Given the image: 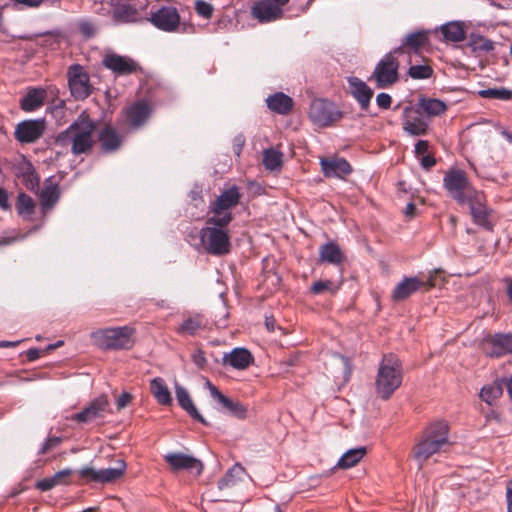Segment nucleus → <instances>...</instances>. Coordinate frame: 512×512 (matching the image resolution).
<instances>
[{"mask_svg":"<svg viewBox=\"0 0 512 512\" xmlns=\"http://www.w3.org/2000/svg\"><path fill=\"white\" fill-rule=\"evenodd\" d=\"M95 123L86 115H79L65 130L61 131L54 140L56 147L77 156L91 151L94 139Z\"/></svg>","mask_w":512,"mask_h":512,"instance_id":"obj_1","label":"nucleus"},{"mask_svg":"<svg viewBox=\"0 0 512 512\" xmlns=\"http://www.w3.org/2000/svg\"><path fill=\"white\" fill-rule=\"evenodd\" d=\"M232 218L227 214L222 217L208 216L205 226L200 229L199 238L205 251L214 256L230 252L231 243L228 226Z\"/></svg>","mask_w":512,"mask_h":512,"instance_id":"obj_2","label":"nucleus"},{"mask_svg":"<svg viewBox=\"0 0 512 512\" xmlns=\"http://www.w3.org/2000/svg\"><path fill=\"white\" fill-rule=\"evenodd\" d=\"M449 426L444 420L432 422L423 431V435L414 448V458L419 464V468L432 455L439 452L443 445L448 443Z\"/></svg>","mask_w":512,"mask_h":512,"instance_id":"obj_3","label":"nucleus"},{"mask_svg":"<svg viewBox=\"0 0 512 512\" xmlns=\"http://www.w3.org/2000/svg\"><path fill=\"white\" fill-rule=\"evenodd\" d=\"M402 368L398 358L393 354L385 355L378 367L375 382L377 395L387 400L401 386Z\"/></svg>","mask_w":512,"mask_h":512,"instance_id":"obj_4","label":"nucleus"},{"mask_svg":"<svg viewBox=\"0 0 512 512\" xmlns=\"http://www.w3.org/2000/svg\"><path fill=\"white\" fill-rule=\"evenodd\" d=\"M132 329L128 326L99 329L91 333L96 346L104 350L129 349L133 341Z\"/></svg>","mask_w":512,"mask_h":512,"instance_id":"obj_5","label":"nucleus"},{"mask_svg":"<svg viewBox=\"0 0 512 512\" xmlns=\"http://www.w3.org/2000/svg\"><path fill=\"white\" fill-rule=\"evenodd\" d=\"M443 187L448 195L459 204H466L477 193L471 186L466 173L461 169L451 168L445 172Z\"/></svg>","mask_w":512,"mask_h":512,"instance_id":"obj_6","label":"nucleus"},{"mask_svg":"<svg viewBox=\"0 0 512 512\" xmlns=\"http://www.w3.org/2000/svg\"><path fill=\"white\" fill-rule=\"evenodd\" d=\"M115 23H136L145 19L148 0H109Z\"/></svg>","mask_w":512,"mask_h":512,"instance_id":"obj_7","label":"nucleus"},{"mask_svg":"<svg viewBox=\"0 0 512 512\" xmlns=\"http://www.w3.org/2000/svg\"><path fill=\"white\" fill-rule=\"evenodd\" d=\"M393 50L386 53L376 64L369 80H374L378 89H386L399 81V61Z\"/></svg>","mask_w":512,"mask_h":512,"instance_id":"obj_8","label":"nucleus"},{"mask_svg":"<svg viewBox=\"0 0 512 512\" xmlns=\"http://www.w3.org/2000/svg\"><path fill=\"white\" fill-rule=\"evenodd\" d=\"M67 80L70 93L75 100L88 98L93 90L90 78L85 68L80 64H72L67 70Z\"/></svg>","mask_w":512,"mask_h":512,"instance_id":"obj_9","label":"nucleus"},{"mask_svg":"<svg viewBox=\"0 0 512 512\" xmlns=\"http://www.w3.org/2000/svg\"><path fill=\"white\" fill-rule=\"evenodd\" d=\"M241 196L239 187L236 185L224 189L214 201L210 202L208 206L209 216L217 218L228 214L233 219L231 209L240 203Z\"/></svg>","mask_w":512,"mask_h":512,"instance_id":"obj_10","label":"nucleus"},{"mask_svg":"<svg viewBox=\"0 0 512 512\" xmlns=\"http://www.w3.org/2000/svg\"><path fill=\"white\" fill-rule=\"evenodd\" d=\"M126 468V462L122 459H118L115 467L99 470L92 467H83L78 471V473L80 477L87 482L105 484L113 483L120 479L124 475Z\"/></svg>","mask_w":512,"mask_h":512,"instance_id":"obj_11","label":"nucleus"},{"mask_svg":"<svg viewBox=\"0 0 512 512\" xmlns=\"http://www.w3.org/2000/svg\"><path fill=\"white\" fill-rule=\"evenodd\" d=\"M309 116L316 125L326 127L341 119L342 112L333 102L316 99L310 105Z\"/></svg>","mask_w":512,"mask_h":512,"instance_id":"obj_12","label":"nucleus"},{"mask_svg":"<svg viewBox=\"0 0 512 512\" xmlns=\"http://www.w3.org/2000/svg\"><path fill=\"white\" fill-rule=\"evenodd\" d=\"M157 29L164 32H174L180 25V15L177 8L172 6H162L155 11H151L150 17L146 18Z\"/></svg>","mask_w":512,"mask_h":512,"instance_id":"obj_13","label":"nucleus"},{"mask_svg":"<svg viewBox=\"0 0 512 512\" xmlns=\"http://www.w3.org/2000/svg\"><path fill=\"white\" fill-rule=\"evenodd\" d=\"M45 128L44 118L24 120L17 124L14 136L20 143H34L42 137Z\"/></svg>","mask_w":512,"mask_h":512,"instance_id":"obj_14","label":"nucleus"},{"mask_svg":"<svg viewBox=\"0 0 512 512\" xmlns=\"http://www.w3.org/2000/svg\"><path fill=\"white\" fill-rule=\"evenodd\" d=\"M109 412V400L106 395H100L92 400L82 411L75 413L71 419L78 423H89L103 418Z\"/></svg>","mask_w":512,"mask_h":512,"instance_id":"obj_15","label":"nucleus"},{"mask_svg":"<svg viewBox=\"0 0 512 512\" xmlns=\"http://www.w3.org/2000/svg\"><path fill=\"white\" fill-rule=\"evenodd\" d=\"M164 460L173 471L186 470L199 476L204 470L201 460L184 453H168L164 455Z\"/></svg>","mask_w":512,"mask_h":512,"instance_id":"obj_16","label":"nucleus"},{"mask_svg":"<svg viewBox=\"0 0 512 512\" xmlns=\"http://www.w3.org/2000/svg\"><path fill=\"white\" fill-rule=\"evenodd\" d=\"M251 16L259 23H271L283 16V9L270 0H258L251 7Z\"/></svg>","mask_w":512,"mask_h":512,"instance_id":"obj_17","label":"nucleus"},{"mask_svg":"<svg viewBox=\"0 0 512 512\" xmlns=\"http://www.w3.org/2000/svg\"><path fill=\"white\" fill-rule=\"evenodd\" d=\"M466 204L469 205L473 222L488 231H492L493 224L489 219L491 210L482 203L481 195L477 192L469 198V201L466 202Z\"/></svg>","mask_w":512,"mask_h":512,"instance_id":"obj_18","label":"nucleus"},{"mask_svg":"<svg viewBox=\"0 0 512 512\" xmlns=\"http://www.w3.org/2000/svg\"><path fill=\"white\" fill-rule=\"evenodd\" d=\"M320 166L323 175L327 178L343 179L352 172L351 165L342 157L321 158Z\"/></svg>","mask_w":512,"mask_h":512,"instance_id":"obj_19","label":"nucleus"},{"mask_svg":"<svg viewBox=\"0 0 512 512\" xmlns=\"http://www.w3.org/2000/svg\"><path fill=\"white\" fill-rule=\"evenodd\" d=\"M485 352L490 357L512 354V334H495L485 340Z\"/></svg>","mask_w":512,"mask_h":512,"instance_id":"obj_20","label":"nucleus"},{"mask_svg":"<svg viewBox=\"0 0 512 512\" xmlns=\"http://www.w3.org/2000/svg\"><path fill=\"white\" fill-rule=\"evenodd\" d=\"M428 122L417 110L410 107L404 109L403 130L411 136H421L427 133Z\"/></svg>","mask_w":512,"mask_h":512,"instance_id":"obj_21","label":"nucleus"},{"mask_svg":"<svg viewBox=\"0 0 512 512\" xmlns=\"http://www.w3.org/2000/svg\"><path fill=\"white\" fill-rule=\"evenodd\" d=\"M102 64L118 75H128L137 70V63L130 57L121 56L115 53L107 54Z\"/></svg>","mask_w":512,"mask_h":512,"instance_id":"obj_22","label":"nucleus"},{"mask_svg":"<svg viewBox=\"0 0 512 512\" xmlns=\"http://www.w3.org/2000/svg\"><path fill=\"white\" fill-rule=\"evenodd\" d=\"M347 83L349 86V93L359 103L360 108L367 111L374 94L373 90L363 80L355 76L348 77Z\"/></svg>","mask_w":512,"mask_h":512,"instance_id":"obj_23","label":"nucleus"},{"mask_svg":"<svg viewBox=\"0 0 512 512\" xmlns=\"http://www.w3.org/2000/svg\"><path fill=\"white\" fill-rule=\"evenodd\" d=\"M423 286V282L420 280L418 276L404 277L401 282H399L392 291L391 297L393 301L400 302L417 291L421 290Z\"/></svg>","mask_w":512,"mask_h":512,"instance_id":"obj_24","label":"nucleus"},{"mask_svg":"<svg viewBox=\"0 0 512 512\" xmlns=\"http://www.w3.org/2000/svg\"><path fill=\"white\" fill-rule=\"evenodd\" d=\"M223 364L230 365L236 370H244L253 363L254 358L246 348H234L230 353H225L222 358Z\"/></svg>","mask_w":512,"mask_h":512,"instance_id":"obj_25","label":"nucleus"},{"mask_svg":"<svg viewBox=\"0 0 512 512\" xmlns=\"http://www.w3.org/2000/svg\"><path fill=\"white\" fill-rule=\"evenodd\" d=\"M175 395L176 399L178 401V404L180 407L185 410L191 418L194 420L204 424L208 425L205 418L199 413L197 408L195 407L187 389L183 387L182 385L175 383Z\"/></svg>","mask_w":512,"mask_h":512,"instance_id":"obj_26","label":"nucleus"},{"mask_svg":"<svg viewBox=\"0 0 512 512\" xmlns=\"http://www.w3.org/2000/svg\"><path fill=\"white\" fill-rule=\"evenodd\" d=\"M267 107L280 115L288 114L293 108V99L283 92L269 95L266 99Z\"/></svg>","mask_w":512,"mask_h":512,"instance_id":"obj_27","label":"nucleus"},{"mask_svg":"<svg viewBox=\"0 0 512 512\" xmlns=\"http://www.w3.org/2000/svg\"><path fill=\"white\" fill-rule=\"evenodd\" d=\"M440 31L446 41L458 43L466 38V23L464 21H451L441 25Z\"/></svg>","mask_w":512,"mask_h":512,"instance_id":"obj_28","label":"nucleus"},{"mask_svg":"<svg viewBox=\"0 0 512 512\" xmlns=\"http://www.w3.org/2000/svg\"><path fill=\"white\" fill-rule=\"evenodd\" d=\"M150 108L144 101H139L131 105L126 112L127 120L134 127L143 125L150 116Z\"/></svg>","mask_w":512,"mask_h":512,"instance_id":"obj_29","label":"nucleus"},{"mask_svg":"<svg viewBox=\"0 0 512 512\" xmlns=\"http://www.w3.org/2000/svg\"><path fill=\"white\" fill-rule=\"evenodd\" d=\"M46 91L43 88H30L20 100V108L25 112H32L40 108L45 100Z\"/></svg>","mask_w":512,"mask_h":512,"instance_id":"obj_30","label":"nucleus"},{"mask_svg":"<svg viewBox=\"0 0 512 512\" xmlns=\"http://www.w3.org/2000/svg\"><path fill=\"white\" fill-rule=\"evenodd\" d=\"M99 142L102 150L110 153L120 148L122 139L115 129L106 126L99 133Z\"/></svg>","mask_w":512,"mask_h":512,"instance_id":"obj_31","label":"nucleus"},{"mask_svg":"<svg viewBox=\"0 0 512 512\" xmlns=\"http://www.w3.org/2000/svg\"><path fill=\"white\" fill-rule=\"evenodd\" d=\"M319 260L333 265H339L343 261V253L340 246L330 241L320 246Z\"/></svg>","mask_w":512,"mask_h":512,"instance_id":"obj_32","label":"nucleus"},{"mask_svg":"<svg viewBox=\"0 0 512 512\" xmlns=\"http://www.w3.org/2000/svg\"><path fill=\"white\" fill-rule=\"evenodd\" d=\"M428 42V32L427 31H415L406 35V37L402 40V43L399 47L393 49L394 52L400 54L403 52L404 47H408L413 51H418Z\"/></svg>","mask_w":512,"mask_h":512,"instance_id":"obj_33","label":"nucleus"},{"mask_svg":"<svg viewBox=\"0 0 512 512\" xmlns=\"http://www.w3.org/2000/svg\"><path fill=\"white\" fill-rule=\"evenodd\" d=\"M150 390L157 402L161 405H170L172 403L171 393L161 377H156L150 382Z\"/></svg>","mask_w":512,"mask_h":512,"instance_id":"obj_34","label":"nucleus"},{"mask_svg":"<svg viewBox=\"0 0 512 512\" xmlns=\"http://www.w3.org/2000/svg\"><path fill=\"white\" fill-rule=\"evenodd\" d=\"M60 191L58 184L50 182L45 184L40 193L41 208L43 211L51 209L58 201Z\"/></svg>","mask_w":512,"mask_h":512,"instance_id":"obj_35","label":"nucleus"},{"mask_svg":"<svg viewBox=\"0 0 512 512\" xmlns=\"http://www.w3.org/2000/svg\"><path fill=\"white\" fill-rule=\"evenodd\" d=\"M244 474H245L244 467L241 464L236 463L218 481V488L220 490H224L226 488L235 486L241 480V478Z\"/></svg>","mask_w":512,"mask_h":512,"instance_id":"obj_36","label":"nucleus"},{"mask_svg":"<svg viewBox=\"0 0 512 512\" xmlns=\"http://www.w3.org/2000/svg\"><path fill=\"white\" fill-rule=\"evenodd\" d=\"M71 474H72L71 469H63L61 471H58L51 477H46V478L39 480L36 483V487H37V489H39L41 491H49L52 488H54L55 486H57L59 484H63L64 479L67 478L68 476H70Z\"/></svg>","mask_w":512,"mask_h":512,"instance_id":"obj_37","label":"nucleus"},{"mask_svg":"<svg viewBox=\"0 0 512 512\" xmlns=\"http://www.w3.org/2000/svg\"><path fill=\"white\" fill-rule=\"evenodd\" d=\"M365 453V447L350 449L341 456L338 460L337 466L344 469L351 468L364 457Z\"/></svg>","mask_w":512,"mask_h":512,"instance_id":"obj_38","label":"nucleus"},{"mask_svg":"<svg viewBox=\"0 0 512 512\" xmlns=\"http://www.w3.org/2000/svg\"><path fill=\"white\" fill-rule=\"evenodd\" d=\"M283 164L282 152L269 148L263 151V165L267 170H279Z\"/></svg>","mask_w":512,"mask_h":512,"instance_id":"obj_39","label":"nucleus"},{"mask_svg":"<svg viewBox=\"0 0 512 512\" xmlns=\"http://www.w3.org/2000/svg\"><path fill=\"white\" fill-rule=\"evenodd\" d=\"M420 107L429 116H439L447 109L446 104L442 100L436 98H422L420 101Z\"/></svg>","mask_w":512,"mask_h":512,"instance_id":"obj_40","label":"nucleus"},{"mask_svg":"<svg viewBox=\"0 0 512 512\" xmlns=\"http://www.w3.org/2000/svg\"><path fill=\"white\" fill-rule=\"evenodd\" d=\"M468 45L473 52L488 53L494 49V42L492 40L476 33L470 34Z\"/></svg>","mask_w":512,"mask_h":512,"instance_id":"obj_41","label":"nucleus"},{"mask_svg":"<svg viewBox=\"0 0 512 512\" xmlns=\"http://www.w3.org/2000/svg\"><path fill=\"white\" fill-rule=\"evenodd\" d=\"M216 401L219 402L231 415L238 418H244L246 416L247 408L240 402H234L224 394H221Z\"/></svg>","mask_w":512,"mask_h":512,"instance_id":"obj_42","label":"nucleus"},{"mask_svg":"<svg viewBox=\"0 0 512 512\" xmlns=\"http://www.w3.org/2000/svg\"><path fill=\"white\" fill-rule=\"evenodd\" d=\"M478 95L485 99L509 101L512 99V90L505 87L487 88L478 91Z\"/></svg>","mask_w":512,"mask_h":512,"instance_id":"obj_43","label":"nucleus"},{"mask_svg":"<svg viewBox=\"0 0 512 512\" xmlns=\"http://www.w3.org/2000/svg\"><path fill=\"white\" fill-rule=\"evenodd\" d=\"M204 327L203 319L199 314L188 317L183 321L177 332L179 334L194 335L198 330Z\"/></svg>","mask_w":512,"mask_h":512,"instance_id":"obj_44","label":"nucleus"},{"mask_svg":"<svg viewBox=\"0 0 512 512\" xmlns=\"http://www.w3.org/2000/svg\"><path fill=\"white\" fill-rule=\"evenodd\" d=\"M16 209L20 216L28 218L34 212L35 202L26 193H20L17 197Z\"/></svg>","mask_w":512,"mask_h":512,"instance_id":"obj_45","label":"nucleus"},{"mask_svg":"<svg viewBox=\"0 0 512 512\" xmlns=\"http://www.w3.org/2000/svg\"><path fill=\"white\" fill-rule=\"evenodd\" d=\"M503 393L502 386L496 383L483 386L480 390L481 399L489 405H492Z\"/></svg>","mask_w":512,"mask_h":512,"instance_id":"obj_46","label":"nucleus"},{"mask_svg":"<svg viewBox=\"0 0 512 512\" xmlns=\"http://www.w3.org/2000/svg\"><path fill=\"white\" fill-rule=\"evenodd\" d=\"M408 75L414 80H424L433 75V69L427 64L411 65L408 69Z\"/></svg>","mask_w":512,"mask_h":512,"instance_id":"obj_47","label":"nucleus"},{"mask_svg":"<svg viewBox=\"0 0 512 512\" xmlns=\"http://www.w3.org/2000/svg\"><path fill=\"white\" fill-rule=\"evenodd\" d=\"M310 290L315 295L322 294L325 291H329L331 293H335L336 291L330 280H318L312 284Z\"/></svg>","mask_w":512,"mask_h":512,"instance_id":"obj_48","label":"nucleus"},{"mask_svg":"<svg viewBox=\"0 0 512 512\" xmlns=\"http://www.w3.org/2000/svg\"><path fill=\"white\" fill-rule=\"evenodd\" d=\"M213 10V6L204 0H197L195 2L196 13L204 19H210L212 17Z\"/></svg>","mask_w":512,"mask_h":512,"instance_id":"obj_49","label":"nucleus"},{"mask_svg":"<svg viewBox=\"0 0 512 512\" xmlns=\"http://www.w3.org/2000/svg\"><path fill=\"white\" fill-rule=\"evenodd\" d=\"M10 1L12 2L13 7L16 9L23 8V7H26V8L38 7L43 2V0H10Z\"/></svg>","mask_w":512,"mask_h":512,"instance_id":"obj_50","label":"nucleus"},{"mask_svg":"<svg viewBox=\"0 0 512 512\" xmlns=\"http://www.w3.org/2000/svg\"><path fill=\"white\" fill-rule=\"evenodd\" d=\"M376 103L381 109H388L392 103V97L385 92H381L376 96Z\"/></svg>","mask_w":512,"mask_h":512,"instance_id":"obj_51","label":"nucleus"},{"mask_svg":"<svg viewBox=\"0 0 512 512\" xmlns=\"http://www.w3.org/2000/svg\"><path fill=\"white\" fill-rule=\"evenodd\" d=\"M79 30L85 37H92L96 32L95 25L90 21H82L79 24Z\"/></svg>","mask_w":512,"mask_h":512,"instance_id":"obj_52","label":"nucleus"},{"mask_svg":"<svg viewBox=\"0 0 512 512\" xmlns=\"http://www.w3.org/2000/svg\"><path fill=\"white\" fill-rule=\"evenodd\" d=\"M61 439L59 437L48 438L39 449V454H45L48 450L53 447H56L60 443Z\"/></svg>","mask_w":512,"mask_h":512,"instance_id":"obj_53","label":"nucleus"},{"mask_svg":"<svg viewBox=\"0 0 512 512\" xmlns=\"http://www.w3.org/2000/svg\"><path fill=\"white\" fill-rule=\"evenodd\" d=\"M192 361L198 368L201 369L205 366L207 360L204 352L199 349L192 354Z\"/></svg>","mask_w":512,"mask_h":512,"instance_id":"obj_54","label":"nucleus"},{"mask_svg":"<svg viewBox=\"0 0 512 512\" xmlns=\"http://www.w3.org/2000/svg\"><path fill=\"white\" fill-rule=\"evenodd\" d=\"M132 400V395L128 392H123L117 399V409L125 408Z\"/></svg>","mask_w":512,"mask_h":512,"instance_id":"obj_55","label":"nucleus"},{"mask_svg":"<svg viewBox=\"0 0 512 512\" xmlns=\"http://www.w3.org/2000/svg\"><path fill=\"white\" fill-rule=\"evenodd\" d=\"M10 207L8 192L0 188V208L6 211L9 210Z\"/></svg>","mask_w":512,"mask_h":512,"instance_id":"obj_56","label":"nucleus"},{"mask_svg":"<svg viewBox=\"0 0 512 512\" xmlns=\"http://www.w3.org/2000/svg\"><path fill=\"white\" fill-rule=\"evenodd\" d=\"M429 148L428 141L426 140H419L414 147V152L416 155H424L427 153Z\"/></svg>","mask_w":512,"mask_h":512,"instance_id":"obj_57","label":"nucleus"},{"mask_svg":"<svg viewBox=\"0 0 512 512\" xmlns=\"http://www.w3.org/2000/svg\"><path fill=\"white\" fill-rule=\"evenodd\" d=\"M435 164H436V160H435L434 156H432V155H430V154L423 155V157H422V159H421V166H422L424 169H430V168H432Z\"/></svg>","mask_w":512,"mask_h":512,"instance_id":"obj_58","label":"nucleus"},{"mask_svg":"<svg viewBox=\"0 0 512 512\" xmlns=\"http://www.w3.org/2000/svg\"><path fill=\"white\" fill-rule=\"evenodd\" d=\"M205 387L209 390L210 395L214 400H217L220 397V395L222 394L221 391L215 385H213L209 380H206Z\"/></svg>","mask_w":512,"mask_h":512,"instance_id":"obj_59","label":"nucleus"},{"mask_svg":"<svg viewBox=\"0 0 512 512\" xmlns=\"http://www.w3.org/2000/svg\"><path fill=\"white\" fill-rule=\"evenodd\" d=\"M244 142H245V140L242 135H238L235 137L234 144H233V151L236 155H240L243 145H244Z\"/></svg>","mask_w":512,"mask_h":512,"instance_id":"obj_60","label":"nucleus"},{"mask_svg":"<svg viewBox=\"0 0 512 512\" xmlns=\"http://www.w3.org/2000/svg\"><path fill=\"white\" fill-rule=\"evenodd\" d=\"M420 280L423 282L422 289L424 291H428L429 289H431L432 287L435 286V282H434L435 277L432 274H430L426 278H420Z\"/></svg>","mask_w":512,"mask_h":512,"instance_id":"obj_61","label":"nucleus"},{"mask_svg":"<svg viewBox=\"0 0 512 512\" xmlns=\"http://www.w3.org/2000/svg\"><path fill=\"white\" fill-rule=\"evenodd\" d=\"M506 500H507V510H508V512H512V480H510L507 483Z\"/></svg>","mask_w":512,"mask_h":512,"instance_id":"obj_62","label":"nucleus"},{"mask_svg":"<svg viewBox=\"0 0 512 512\" xmlns=\"http://www.w3.org/2000/svg\"><path fill=\"white\" fill-rule=\"evenodd\" d=\"M40 354H41V350H39L37 348H31L27 351L26 356L30 362H33V361H36L37 359H39Z\"/></svg>","mask_w":512,"mask_h":512,"instance_id":"obj_63","label":"nucleus"},{"mask_svg":"<svg viewBox=\"0 0 512 512\" xmlns=\"http://www.w3.org/2000/svg\"><path fill=\"white\" fill-rule=\"evenodd\" d=\"M404 214L409 217V218H412L415 216L416 214V206L414 203L412 202H409L404 210Z\"/></svg>","mask_w":512,"mask_h":512,"instance_id":"obj_64","label":"nucleus"}]
</instances>
